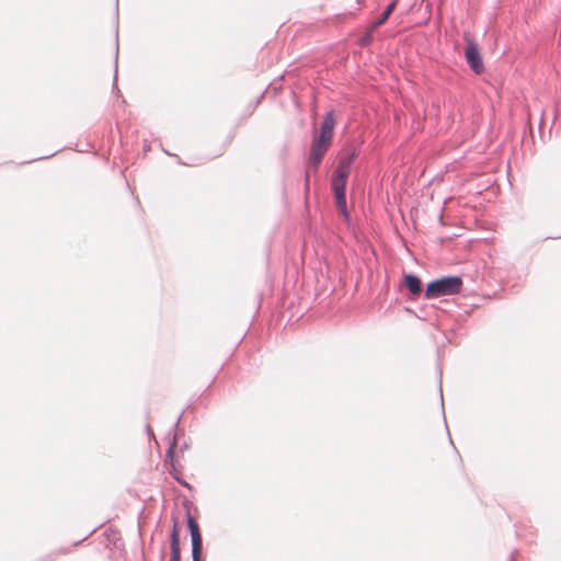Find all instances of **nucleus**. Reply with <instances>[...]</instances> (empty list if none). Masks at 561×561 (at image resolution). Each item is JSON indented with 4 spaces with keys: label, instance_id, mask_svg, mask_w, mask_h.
<instances>
[{
    "label": "nucleus",
    "instance_id": "1",
    "mask_svg": "<svg viewBox=\"0 0 561 561\" xmlns=\"http://www.w3.org/2000/svg\"><path fill=\"white\" fill-rule=\"evenodd\" d=\"M335 126V117L333 112H328L324 116V119L321 124L320 131L313 136L309 161L306 172V184L308 185L310 172H316L318 167L329 150L332 139H333V130Z\"/></svg>",
    "mask_w": 561,
    "mask_h": 561
},
{
    "label": "nucleus",
    "instance_id": "2",
    "mask_svg": "<svg viewBox=\"0 0 561 561\" xmlns=\"http://www.w3.org/2000/svg\"><path fill=\"white\" fill-rule=\"evenodd\" d=\"M462 279L458 276H446L434 282H431L426 286L425 298H438L442 296L456 295L461 290Z\"/></svg>",
    "mask_w": 561,
    "mask_h": 561
},
{
    "label": "nucleus",
    "instance_id": "4",
    "mask_svg": "<svg viewBox=\"0 0 561 561\" xmlns=\"http://www.w3.org/2000/svg\"><path fill=\"white\" fill-rule=\"evenodd\" d=\"M187 527L192 537V557L193 561H199L202 553V535L199 527L195 518L192 516L190 511L186 512Z\"/></svg>",
    "mask_w": 561,
    "mask_h": 561
},
{
    "label": "nucleus",
    "instance_id": "8",
    "mask_svg": "<svg viewBox=\"0 0 561 561\" xmlns=\"http://www.w3.org/2000/svg\"><path fill=\"white\" fill-rule=\"evenodd\" d=\"M355 159V152L347 153L345 157L341 158L339 165L336 168V171L344 170L345 173L350 174L351 164L353 163Z\"/></svg>",
    "mask_w": 561,
    "mask_h": 561
},
{
    "label": "nucleus",
    "instance_id": "10",
    "mask_svg": "<svg viewBox=\"0 0 561 561\" xmlns=\"http://www.w3.org/2000/svg\"><path fill=\"white\" fill-rule=\"evenodd\" d=\"M383 21H386V11H383L380 16H379V20L377 22V25L383 23Z\"/></svg>",
    "mask_w": 561,
    "mask_h": 561
},
{
    "label": "nucleus",
    "instance_id": "7",
    "mask_svg": "<svg viewBox=\"0 0 561 561\" xmlns=\"http://www.w3.org/2000/svg\"><path fill=\"white\" fill-rule=\"evenodd\" d=\"M404 285L413 296H417L421 293V279L417 276L405 275Z\"/></svg>",
    "mask_w": 561,
    "mask_h": 561
},
{
    "label": "nucleus",
    "instance_id": "12",
    "mask_svg": "<svg viewBox=\"0 0 561 561\" xmlns=\"http://www.w3.org/2000/svg\"><path fill=\"white\" fill-rule=\"evenodd\" d=\"M168 454L171 456L173 454V447H171L168 451Z\"/></svg>",
    "mask_w": 561,
    "mask_h": 561
},
{
    "label": "nucleus",
    "instance_id": "6",
    "mask_svg": "<svg viewBox=\"0 0 561 561\" xmlns=\"http://www.w3.org/2000/svg\"><path fill=\"white\" fill-rule=\"evenodd\" d=\"M172 531H171V542H170V549H171V557L170 561H180L181 553H180V518L176 513H172Z\"/></svg>",
    "mask_w": 561,
    "mask_h": 561
},
{
    "label": "nucleus",
    "instance_id": "5",
    "mask_svg": "<svg viewBox=\"0 0 561 561\" xmlns=\"http://www.w3.org/2000/svg\"><path fill=\"white\" fill-rule=\"evenodd\" d=\"M465 56H466V60L469 64V66L471 67V69L476 73L480 75L484 69V66H483L482 58L479 53L478 46L471 38H467V47H466Z\"/></svg>",
    "mask_w": 561,
    "mask_h": 561
},
{
    "label": "nucleus",
    "instance_id": "9",
    "mask_svg": "<svg viewBox=\"0 0 561 561\" xmlns=\"http://www.w3.org/2000/svg\"><path fill=\"white\" fill-rule=\"evenodd\" d=\"M370 41V35L367 34L366 36H364L360 41V44L364 46V45H367Z\"/></svg>",
    "mask_w": 561,
    "mask_h": 561
},
{
    "label": "nucleus",
    "instance_id": "11",
    "mask_svg": "<svg viewBox=\"0 0 561 561\" xmlns=\"http://www.w3.org/2000/svg\"><path fill=\"white\" fill-rule=\"evenodd\" d=\"M394 7H396V2H391V3L388 4V9H387L388 16L391 14V12L394 9Z\"/></svg>",
    "mask_w": 561,
    "mask_h": 561
},
{
    "label": "nucleus",
    "instance_id": "3",
    "mask_svg": "<svg viewBox=\"0 0 561 561\" xmlns=\"http://www.w3.org/2000/svg\"><path fill=\"white\" fill-rule=\"evenodd\" d=\"M350 174L345 173L344 170L336 171L332 179V190L334 192L336 206L339 211L344 216L345 219H348L347 207H346V196H345V186L347 182V178Z\"/></svg>",
    "mask_w": 561,
    "mask_h": 561
}]
</instances>
